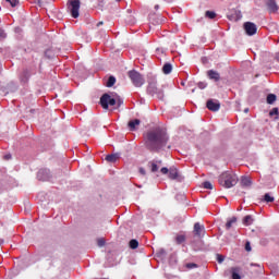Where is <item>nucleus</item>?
I'll return each mask as SVG.
<instances>
[{
    "label": "nucleus",
    "instance_id": "obj_1",
    "mask_svg": "<svg viewBox=\"0 0 279 279\" xmlns=\"http://www.w3.org/2000/svg\"><path fill=\"white\" fill-rule=\"evenodd\" d=\"M167 133L165 130L158 128L147 133L146 147L151 150L160 149L163 145H167Z\"/></svg>",
    "mask_w": 279,
    "mask_h": 279
},
{
    "label": "nucleus",
    "instance_id": "obj_2",
    "mask_svg": "<svg viewBox=\"0 0 279 279\" xmlns=\"http://www.w3.org/2000/svg\"><path fill=\"white\" fill-rule=\"evenodd\" d=\"M218 182L225 189H232V186H236L239 177L234 172H223L220 174Z\"/></svg>",
    "mask_w": 279,
    "mask_h": 279
},
{
    "label": "nucleus",
    "instance_id": "obj_3",
    "mask_svg": "<svg viewBox=\"0 0 279 279\" xmlns=\"http://www.w3.org/2000/svg\"><path fill=\"white\" fill-rule=\"evenodd\" d=\"M100 105L104 108V110H108L109 106H117V94H104L100 98Z\"/></svg>",
    "mask_w": 279,
    "mask_h": 279
},
{
    "label": "nucleus",
    "instance_id": "obj_4",
    "mask_svg": "<svg viewBox=\"0 0 279 279\" xmlns=\"http://www.w3.org/2000/svg\"><path fill=\"white\" fill-rule=\"evenodd\" d=\"M129 77L133 82L134 86H136L137 88H141V86L145 84V78H143L141 73H138L137 71H130Z\"/></svg>",
    "mask_w": 279,
    "mask_h": 279
},
{
    "label": "nucleus",
    "instance_id": "obj_5",
    "mask_svg": "<svg viewBox=\"0 0 279 279\" xmlns=\"http://www.w3.org/2000/svg\"><path fill=\"white\" fill-rule=\"evenodd\" d=\"M80 0H69L68 10H70L71 16L77 19L80 16Z\"/></svg>",
    "mask_w": 279,
    "mask_h": 279
},
{
    "label": "nucleus",
    "instance_id": "obj_6",
    "mask_svg": "<svg viewBox=\"0 0 279 279\" xmlns=\"http://www.w3.org/2000/svg\"><path fill=\"white\" fill-rule=\"evenodd\" d=\"M243 27L247 36H254V34H256V32L258 31V27H256V24L252 22H245Z\"/></svg>",
    "mask_w": 279,
    "mask_h": 279
},
{
    "label": "nucleus",
    "instance_id": "obj_7",
    "mask_svg": "<svg viewBox=\"0 0 279 279\" xmlns=\"http://www.w3.org/2000/svg\"><path fill=\"white\" fill-rule=\"evenodd\" d=\"M160 171L163 175H167V173H169L170 180H178V168H170V170L168 168H161Z\"/></svg>",
    "mask_w": 279,
    "mask_h": 279
},
{
    "label": "nucleus",
    "instance_id": "obj_8",
    "mask_svg": "<svg viewBox=\"0 0 279 279\" xmlns=\"http://www.w3.org/2000/svg\"><path fill=\"white\" fill-rule=\"evenodd\" d=\"M194 234L198 236V239H202V236L206 234V229L204 228L203 225H201L199 222H196L194 225Z\"/></svg>",
    "mask_w": 279,
    "mask_h": 279
},
{
    "label": "nucleus",
    "instance_id": "obj_9",
    "mask_svg": "<svg viewBox=\"0 0 279 279\" xmlns=\"http://www.w3.org/2000/svg\"><path fill=\"white\" fill-rule=\"evenodd\" d=\"M207 108L211 110V112H218L219 108H221V104H219V100L210 99L207 101Z\"/></svg>",
    "mask_w": 279,
    "mask_h": 279
},
{
    "label": "nucleus",
    "instance_id": "obj_10",
    "mask_svg": "<svg viewBox=\"0 0 279 279\" xmlns=\"http://www.w3.org/2000/svg\"><path fill=\"white\" fill-rule=\"evenodd\" d=\"M229 271L232 279H241V267H231Z\"/></svg>",
    "mask_w": 279,
    "mask_h": 279
},
{
    "label": "nucleus",
    "instance_id": "obj_11",
    "mask_svg": "<svg viewBox=\"0 0 279 279\" xmlns=\"http://www.w3.org/2000/svg\"><path fill=\"white\" fill-rule=\"evenodd\" d=\"M207 76L209 77V80H214V82H219V80L221 77L219 75V72H217L215 70L207 71Z\"/></svg>",
    "mask_w": 279,
    "mask_h": 279
},
{
    "label": "nucleus",
    "instance_id": "obj_12",
    "mask_svg": "<svg viewBox=\"0 0 279 279\" xmlns=\"http://www.w3.org/2000/svg\"><path fill=\"white\" fill-rule=\"evenodd\" d=\"M267 8L269 12H278V4H276V1L274 0L267 1Z\"/></svg>",
    "mask_w": 279,
    "mask_h": 279
},
{
    "label": "nucleus",
    "instance_id": "obj_13",
    "mask_svg": "<svg viewBox=\"0 0 279 279\" xmlns=\"http://www.w3.org/2000/svg\"><path fill=\"white\" fill-rule=\"evenodd\" d=\"M148 90L149 93H158L159 99H165V94H162V92H158V88L154 87V84H149Z\"/></svg>",
    "mask_w": 279,
    "mask_h": 279
},
{
    "label": "nucleus",
    "instance_id": "obj_14",
    "mask_svg": "<svg viewBox=\"0 0 279 279\" xmlns=\"http://www.w3.org/2000/svg\"><path fill=\"white\" fill-rule=\"evenodd\" d=\"M240 184L241 186H252V179L250 177H242Z\"/></svg>",
    "mask_w": 279,
    "mask_h": 279
},
{
    "label": "nucleus",
    "instance_id": "obj_15",
    "mask_svg": "<svg viewBox=\"0 0 279 279\" xmlns=\"http://www.w3.org/2000/svg\"><path fill=\"white\" fill-rule=\"evenodd\" d=\"M160 165H162V161H153L150 163L151 172L156 173V171H158V169H160Z\"/></svg>",
    "mask_w": 279,
    "mask_h": 279
},
{
    "label": "nucleus",
    "instance_id": "obj_16",
    "mask_svg": "<svg viewBox=\"0 0 279 279\" xmlns=\"http://www.w3.org/2000/svg\"><path fill=\"white\" fill-rule=\"evenodd\" d=\"M138 125H141V120L135 119L129 122V128L130 130H136V128H138Z\"/></svg>",
    "mask_w": 279,
    "mask_h": 279
},
{
    "label": "nucleus",
    "instance_id": "obj_17",
    "mask_svg": "<svg viewBox=\"0 0 279 279\" xmlns=\"http://www.w3.org/2000/svg\"><path fill=\"white\" fill-rule=\"evenodd\" d=\"M106 160L107 162H117L119 160V154L108 155Z\"/></svg>",
    "mask_w": 279,
    "mask_h": 279
},
{
    "label": "nucleus",
    "instance_id": "obj_18",
    "mask_svg": "<svg viewBox=\"0 0 279 279\" xmlns=\"http://www.w3.org/2000/svg\"><path fill=\"white\" fill-rule=\"evenodd\" d=\"M165 75H169L173 71V66L170 63H166L162 68Z\"/></svg>",
    "mask_w": 279,
    "mask_h": 279
},
{
    "label": "nucleus",
    "instance_id": "obj_19",
    "mask_svg": "<svg viewBox=\"0 0 279 279\" xmlns=\"http://www.w3.org/2000/svg\"><path fill=\"white\" fill-rule=\"evenodd\" d=\"M254 223V218L252 216H246L243 219L244 226H252Z\"/></svg>",
    "mask_w": 279,
    "mask_h": 279
},
{
    "label": "nucleus",
    "instance_id": "obj_20",
    "mask_svg": "<svg viewBox=\"0 0 279 279\" xmlns=\"http://www.w3.org/2000/svg\"><path fill=\"white\" fill-rule=\"evenodd\" d=\"M116 83H117V78H114V76H110V77L108 78V81H107L106 86H107L108 88H112V85L116 84Z\"/></svg>",
    "mask_w": 279,
    "mask_h": 279
},
{
    "label": "nucleus",
    "instance_id": "obj_21",
    "mask_svg": "<svg viewBox=\"0 0 279 279\" xmlns=\"http://www.w3.org/2000/svg\"><path fill=\"white\" fill-rule=\"evenodd\" d=\"M276 99H277V97H276V95L275 94H269L268 96H267V104H274L275 101H276Z\"/></svg>",
    "mask_w": 279,
    "mask_h": 279
},
{
    "label": "nucleus",
    "instance_id": "obj_22",
    "mask_svg": "<svg viewBox=\"0 0 279 279\" xmlns=\"http://www.w3.org/2000/svg\"><path fill=\"white\" fill-rule=\"evenodd\" d=\"M116 104H117L118 108H121V106H123V99L118 94L116 96Z\"/></svg>",
    "mask_w": 279,
    "mask_h": 279
},
{
    "label": "nucleus",
    "instance_id": "obj_23",
    "mask_svg": "<svg viewBox=\"0 0 279 279\" xmlns=\"http://www.w3.org/2000/svg\"><path fill=\"white\" fill-rule=\"evenodd\" d=\"M184 241H186V236L184 235H177L175 238V242L180 245L182 243H184Z\"/></svg>",
    "mask_w": 279,
    "mask_h": 279
},
{
    "label": "nucleus",
    "instance_id": "obj_24",
    "mask_svg": "<svg viewBox=\"0 0 279 279\" xmlns=\"http://www.w3.org/2000/svg\"><path fill=\"white\" fill-rule=\"evenodd\" d=\"M235 221H236V217L231 218V219L227 222V225H226L227 230H230V228H232V225H233Z\"/></svg>",
    "mask_w": 279,
    "mask_h": 279
},
{
    "label": "nucleus",
    "instance_id": "obj_25",
    "mask_svg": "<svg viewBox=\"0 0 279 279\" xmlns=\"http://www.w3.org/2000/svg\"><path fill=\"white\" fill-rule=\"evenodd\" d=\"M130 247H131V250H136V247H138V241L137 240H131L130 241Z\"/></svg>",
    "mask_w": 279,
    "mask_h": 279
},
{
    "label": "nucleus",
    "instance_id": "obj_26",
    "mask_svg": "<svg viewBox=\"0 0 279 279\" xmlns=\"http://www.w3.org/2000/svg\"><path fill=\"white\" fill-rule=\"evenodd\" d=\"M205 16H207V19H215V16H217V13L213 11H206Z\"/></svg>",
    "mask_w": 279,
    "mask_h": 279
},
{
    "label": "nucleus",
    "instance_id": "obj_27",
    "mask_svg": "<svg viewBox=\"0 0 279 279\" xmlns=\"http://www.w3.org/2000/svg\"><path fill=\"white\" fill-rule=\"evenodd\" d=\"M204 189H208L209 191H213V183L210 181H206L203 183Z\"/></svg>",
    "mask_w": 279,
    "mask_h": 279
},
{
    "label": "nucleus",
    "instance_id": "obj_28",
    "mask_svg": "<svg viewBox=\"0 0 279 279\" xmlns=\"http://www.w3.org/2000/svg\"><path fill=\"white\" fill-rule=\"evenodd\" d=\"M8 89L10 93H14V90H16V85L14 83H10L8 85Z\"/></svg>",
    "mask_w": 279,
    "mask_h": 279
},
{
    "label": "nucleus",
    "instance_id": "obj_29",
    "mask_svg": "<svg viewBox=\"0 0 279 279\" xmlns=\"http://www.w3.org/2000/svg\"><path fill=\"white\" fill-rule=\"evenodd\" d=\"M11 8H16L19 5V0H7Z\"/></svg>",
    "mask_w": 279,
    "mask_h": 279
},
{
    "label": "nucleus",
    "instance_id": "obj_30",
    "mask_svg": "<svg viewBox=\"0 0 279 279\" xmlns=\"http://www.w3.org/2000/svg\"><path fill=\"white\" fill-rule=\"evenodd\" d=\"M269 114H270L271 117H275V119H278V108H274V109L269 112Z\"/></svg>",
    "mask_w": 279,
    "mask_h": 279
},
{
    "label": "nucleus",
    "instance_id": "obj_31",
    "mask_svg": "<svg viewBox=\"0 0 279 279\" xmlns=\"http://www.w3.org/2000/svg\"><path fill=\"white\" fill-rule=\"evenodd\" d=\"M264 199H265V202H267V203H271V202H274V196H271V195H269V194H265Z\"/></svg>",
    "mask_w": 279,
    "mask_h": 279
},
{
    "label": "nucleus",
    "instance_id": "obj_32",
    "mask_svg": "<svg viewBox=\"0 0 279 279\" xmlns=\"http://www.w3.org/2000/svg\"><path fill=\"white\" fill-rule=\"evenodd\" d=\"M97 243L99 247H104V245H106V241H104V239H99Z\"/></svg>",
    "mask_w": 279,
    "mask_h": 279
},
{
    "label": "nucleus",
    "instance_id": "obj_33",
    "mask_svg": "<svg viewBox=\"0 0 279 279\" xmlns=\"http://www.w3.org/2000/svg\"><path fill=\"white\" fill-rule=\"evenodd\" d=\"M5 38V32L0 28V40H3Z\"/></svg>",
    "mask_w": 279,
    "mask_h": 279
},
{
    "label": "nucleus",
    "instance_id": "obj_34",
    "mask_svg": "<svg viewBox=\"0 0 279 279\" xmlns=\"http://www.w3.org/2000/svg\"><path fill=\"white\" fill-rule=\"evenodd\" d=\"M206 86H208V84H206V83H198V88H201V90H204V88H206Z\"/></svg>",
    "mask_w": 279,
    "mask_h": 279
},
{
    "label": "nucleus",
    "instance_id": "obj_35",
    "mask_svg": "<svg viewBox=\"0 0 279 279\" xmlns=\"http://www.w3.org/2000/svg\"><path fill=\"white\" fill-rule=\"evenodd\" d=\"M245 250L246 252H252V246L250 245V242H246Z\"/></svg>",
    "mask_w": 279,
    "mask_h": 279
},
{
    "label": "nucleus",
    "instance_id": "obj_36",
    "mask_svg": "<svg viewBox=\"0 0 279 279\" xmlns=\"http://www.w3.org/2000/svg\"><path fill=\"white\" fill-rule=\"evenodd\" d=\"M187 269H193V267H197V264H186Z\"/></svg>",
    "mask_w": 279,
    "mask_h": 279
},
{
    "label": "nucleus",
    "instance_id": "obj_37",
    "mask_svg": "<svg viewBox=\"0 0 279 279\" xmlns=\"http://www.w3.org/2000/svg\"><path fill=\"white\" fill-rule=\"evenodd\" d=\"M29 80V75L27 73L24 74V78H22V82H27Z\"/></svg>",
    "mask_w": 279,
    "mask_h": 279
},
{
    "label": "nucleus",
    "instance_id": "obj_38",
    "mask_svg": "<svg viewBox=\"0 0 279 279\" xmlns=\"http://www.w3.org/2000/svg\"><path fill=\"white\" fill-rule=\"evenodd\" d=\"M140 173H141L142 175H145V170H144L143 168H140Z\"/></svg>",
    "mask_w": 279,
    "mask_h": 279
},
{
    "label": "nucleus",
    "instance_id": "obj_39",
    "mask_svg": "<svg viewBox=\"0 0 279 279\" xmlns=\"http://www.w3.org/2000/svg\"><path fill=\"white\" fill-rule=\"evenodd\" d=\"M45 171H46V170H40V171L38 172V178H40V175H43V173H45Z\"/></svg>",
    "mask_w": 279,
    "mask_h": 279
},
{
    "label": "nucleus",
    "instance_id": "obj_40",
    "mask_svg": "<svg viewBox=\"0 0 279 279\" xmlns=\"http://www.w3.org/2000/svg\"><path fill=\"white\" fill-rule=\"evenodd\" d=\"M223 260V257L218 255V263H221Z\"/></svg>",
    "mask_w": 279,
    "mask_h": 279
},
{
    "label": "nucleus",
    "instance_id": "obj_41",
    "mask_svg": "<svg viewBox=\"0 0 279 279\" xmlns=\"http://www.w3.org/2000/svg\"><path fill=\"white\" fill-rule=\"evenodd\" d=\"M99 25H104V22H99V23L97 24V26L99 27Z\"/></svg>",
    "mask_w": 279,
    "mask_h": 279
},
{
    "label": "nucleus",
    "instance_id": "obj_42",
    "mask_svg": "<svg viewBox=\"0 0 279 279\" xmlns=\"http://www.w3.org/2000/svg\"><path fill=\"white\" fill-rule=\"evenodd\" d=\"M244 112H245V113L250 112V109H247V108H246V109H244Z\"/></svg>",
    "mask_w": 279,
    "mask_h": 279
},
{
    "label": "nucleus",
    "instance_id": "obj_43",
    "mask_svg": "<svg viewBox=\"0 0 279 279\" xmlns=\"http://www.w3.org/2000/svg\"><path fill=\"white\" fill-rule=\"evenodd\" d=\"M5 158H7V159H10V158H11V156H10V155H7V156H5Z\"/></svg>",
    "mask_w": 279,
    "mask_h": 279
},
{
    "label": "nucleus",
    "instance_id": "obj_44",
    "mask_svg": "<svg viewBox=\"0 0 279 279\" xmlns=\"http://www.w3.org/2000/svg\"><path fill=\"white\" fill-rule=\"evenodd\" d=\"M117 1H121V0H117Z\"/></svg>",
    "mask_w": 279,
    "mask_h": 279
}]
</instances>
